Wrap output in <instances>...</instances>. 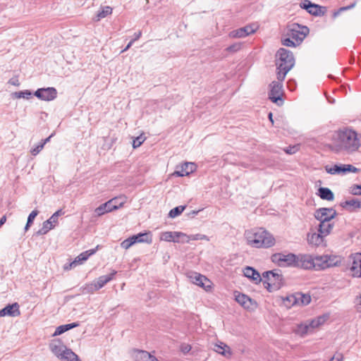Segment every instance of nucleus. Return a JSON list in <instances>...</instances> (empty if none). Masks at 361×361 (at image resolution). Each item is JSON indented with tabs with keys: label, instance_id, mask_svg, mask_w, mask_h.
I'll return each instance as SVG.
<instances>
[{
	"label": "nucleus",
	"instance_id": "13d9d810",
	"mask_svg": "<svg viewBox=\"0 0 361 361\" xmlns=\"http://www.w3.org/2000/svg\"><path fill=\"white\" fill-rule=\"evenodd\" d=\"M52 137V135H51L49 137H48L47 138L44 139V140H42L41 141V143L43 144V145L44 146L45 144H47L48 142H49L50 140V138Z\"/></svg>",
	"mask_w": 361,
	"mask_h": 361
},
{
	"label": "nucleus",
	"instance_id": "f3484780",
	"mask_svg": "<svg viewBox=\"0 0 361 361\" xmlns=\"http://www.w3.org/2000/svg\"><path fill=\"white\" fill-rule=\"evenodd\" d=\"M337 215L336 211L333 208H319L314 213V218L319 222H330Z\"/></svg>",
	"mask_w": 361,
	"mask_h": 361
},
{
	"label": "nucleus",
	"instance_id": "9b49d317",
	"mask_svg": "<svg viewBox=\"0 0 361 361\" xmlns=\"http://www.w3.org/2000/svg\"><path fill=\"white\" fill-rule=\"evenodd\" d=\"M309 33V28L306 26L293 23L288 27V35L298 43L300 44Z\"/></svg>",
	"mask_w": 361,
	"mask_h": 361
},
{
	"label": "nucleus",
	"instance_id": "9d476101",
	"mask_svg": "<svg viewBox=\"0 0 361 361\" xmlns=\"http://www.w3.org/2000/svg\"><path fill=\"white\" fill-rule=\"evenodd\" d=\"M296 255L293 253H276L271 256V260L280 267H295Z\"/></svg>",
	"mask_w": 361,
	"mask_h": 361
},
{
	"label": "nucleus",
	"instance_id": "f8f14e48",
	"mask_svg": "<svg viewBox=\"0 0 361 361\" xmlns=\"http://www.w3.org/2000/svg\"><path fill=\"white\" fill-rule=\"evenodd\" d=\"M283 81H273L269 85V98L271 100L272 102L276 104L277 105L283 104L282 96L283 94Z\"/></svg>",
	"mask_w": 361,
	"mask_h": 361
},
{
	"label": "nucleus",
	"instance_id": "ddd939ff",
	"mask_svg": "<svg viewBox=\"0 0 361 361\" xmlns=\"http://www.w3.org/2000/svg\"><path fill=\"white\" fill-rule=\"evenodd\" d=\"M348 269L353 277H361V252H355L350 255Z\"/></svg>",
	"mask_w": 361,
	"mask_h": 361
},
{
	"label": "nucleus",
	"instance_id": "f704fd0d",
	"mask_svg": "<svg viewBox=\"0 0 361 361\" xmlns=\"http://www.w3.org/2000/svg\"><path fill=\"white\" fill-rule=\"evenodd\" d=\"M78 326L79 324L76 322L59 326L58 327L56 328V330L54 333L52 334V336H58L66 332L67 331L72 329L75 327H77Z\"/></svg>",
	"mask_w": 361,
	"mask_h": 361
},
{
	"label": "nucleus",
	"instance_id": "37998d69",
	"mask_svg": "<svg viewBox=\"0 0 361 361\" xmlns=\"http://www.w3.org/2000/svg\"><path fill=\"white\" fill-rule=\"evenodd\" d=\"M194 240H205L209 241V238L204 234L196 233L194 235H189V243Z\"/></svg>",
	"mask_w": 361,
	"mask_h": 361
},
{
	"label": "nucleus",
	"instance_id": "0e129e2a",
	"mask_svg": "<svg viewBox=\"0 0 361 361\" xmlns=\"http://www.w3.org/2000/svg\"><path fill=\"white\" fill-rule=\"evenodd\" d=\"M121 201V200H118L117 202H115L116 204H118V203Z\"/></svg>",
	"mask_w": 361,
	"mask_h": 361
},
{
	"label": "nucleus",
	"instance_id": "680f3d73",
	"mask_svg": "<svg viewBox=\"0 0 361 361\" xmlns=\"http://www.w3.org/2000/svg\"><path fill=\"white\" fill-rule=\"evenodd\" d=\"M141 35H142V32L140 31H139L138 32L135 33V39L133 40L135 41V40L138 39L140 37Z\"/></svg>",
	"mask_w": 361,
	"mask_h": 361
},
{
	"label": "nucleus",
	"instance_id": "20e7f679",
	"mask_svg": "<svg viewBox=\"0 0 361 361\" xmlns=\"http://www.w3.org/2000/svg\"><path fill=\"white\" fill-rule=\"evenodd\" d=\"M329 319V314H324L302 322L295 326L294 332L300 337L312 334L323 326Z\"/></svg>",
	"mask_w": 361,
	"mask_h": 361
},
{
	"label": "nucleus",
	"instance_id": "a211bd4d",
	"mask_svg": "<svg viewBox=\"0 0 361 361\" xmlns=\"http://www.w3.org/2000/svg\"><path fill=\"white\" fill-rule=\"evenodd\" d=\"M296 258V268L314 269V255L300 253Z\"/></svg>",
	"mask_w": 361,
	"mask_h": 361
},
{
	"label": "nucleus",
	"instance_id": "2eb2a0df",
	"mask_svg": "<svg viewBox=\"0 0 361 361\" xmlns=\"http://www.w3.org/2000/svg\"><path fill=\"white\" fill-rule=\"evenodd\" d=\"M235 300L244 309L248 311H253L257 307V302L250 298L248 295L240 293L234 292Z\"/></svg>",
	"mask_w": 361,
	"mask_h": 361
},
{
	"label": "nucleus",
	"instance_id": "423d86ee",
	"mask_svg": "<svg viewBox=\"0 0 361 361\" xmlns=\"http://www.w3.org/2000/svg\"><path fill=\"white\" fill-rule=\"evenodd\" d=\"M262 276L264 287L270 293L279 290L283 285V276L279 272L265 271Z\"/></svg>",
	"mask_w": 361,
	"mask_h": 361
},
{
	"label": "nucleus",
	"instance_id": "c03bdc74",
	"mask_svg": "<svg viewBox=\"0 0 361 361\" xmlns=\"http://www.w3.org/2000/svg\"><path fill=\"white\" fill-rule=\"evenodd\" d=\"M348 192L353 195H361V185L354 184L348 188Z\"/></svg>",
	"mask_w": 361,
	"mask_h": 361
},
{
	"label": "nucleus",
	"instance_id": "dca6fc26",
	"mask_svg": "<svg viewBox=\"0 0 361 361\" xmlns=\"http://www.w3.org/2000/svg\"><path fill=\"white\" fill-rule=\"evenodd\" d=\"M62 214H63V212L61 209L54 212L49 219L43 222L42 227L37 232V234L39 235H45L49 231L54 229L58 224L59 216Z\"/></svg>",
	"mask_w": 361,
	"mask_h": 361
},
{
	"label": "nucleus",
	"instance_id": "603ef678",
	"mask_svg": "<svg viewBox=\"0 0 361 361\" xmlns=\"http://www.w3.org/2000/svg\"><path fill=\"white\" fill-rule=\"evenodd\" d=\"M44 148V145L43 144H42L41 142L37 145L35 147L31 149L30 150V153L33 155V156H36L37 154H38L42 150V149Z\"/></svg>",
	"mask_w": 361,
	"mask_h": 361
},
{
	"label": "nucleus",
	"instance_id": "c756f323",
	"mask_svg": "<svg viewBox=\"0 0 361 361\" xmlns=\"http://www.w3.org/2000/svg\"><path fill=\"white\" fill-rule=\"evenodd\" d=\"M133 357L135 361H159L154 355L145 350H136Z\"/></svg>",
	"mask_w": 361,
	"mask_h": 361
},
{
	"label": "nucleus",
	"instance_id": "4468645a",
	"mask_svg": "<svg viewBox=\"0 0 361 361\" xmlns=\"http://www.w3.org/2000/svg\"><path fill=\"white\" fill-rule=\"evenodd\" d=\"M325 171L330 175H343L347 173H357L359 169L351 164L326 165Z\"/></svg>",
	"mask_w": 361,
	"mask_h": 361
},
{
	"label": "nucleus",
	"instance_id": "4d7b16f0",
	"mask_svg": "<svg viewBox=\"0 0 361 361\" xmlns=\"http://www.w3.org/2000/svg\"><path fill=\"white\" fill-rule=\"evenodd\" d=\"M329 361H343V356L341 354L334 355Z\"/></svg>",
	"mask_w": 361,
	"mask_h": 361
},
{
	"label": "nucleus",
	"instance_id": "052dcab7",
	"mask_svg": "<svg viewBox=\"0 0 361 361\" xmlns=\"http://www.w3.org/2000/svg\"><path fill=\"white\" fill-rule=\"evenodd\" d=\"M134 42V40H131L128 44V45L126 46V47L122 51V52L123 51H127L133 44V43Z\"/></svg>",
	"mask_w": 361,
	"mask_h": 361
},
{
	"label": "nucleus",
	"instance_id": "6ab92c4d",
	"mask_svg": "<svg viewBox=\"0 0 361 361\" xmlns=\"http://www.w3.org/2000/svg\"><path fill=\"white\" fill-rule=\"evenodd\" d=\"M300 6L302 8L306 10L310 14L315 16H322L326 13L325 7L313 4L310 0H304Z\"/></svg>",
	"mask_w": 361,
	"mask_h": 361
},
{
	"label": "nucleus",
	"instance_id": "a18cd8bd",
	"mask_svg": "<svg viewBox=\"0 0 361 361\" xmlns=\"http://www.w3.org/2000/svg\"><path fill=\"white\" fill-rule=\"evenodd\" d=\"M281 42L283 45L290 47H295L296 46L300 44L296 41L293 39L290 36L289 37L283 39Z\"/></svg>",
	"mask_w": 361,
	"mask_h": 361
},
{
	"label": "nucleus",
	"instance_id": "cd10ccee",
	"mask_svg": "<svg viewBox=\"0 0 361 361\" xmlns=\"http://www.w3.org/2000/svg\"><path fill=\"white\" fill-rule=\"evenodd\" d=\"M20 315V306L17 302L6 305L0 310V317L8 316L16 317Z\"/></svg>",
	"mask_w": 361,
	"mask_h": 361
},
{
	"label": "nucleus",
	"instance_id": "4c0bfd02",
	"mask_svg": "<svg viewBox=\"0 0 361 361\" xmlns=\"http://www.w3.org/2000/svg\"><path fill=\"white\" fill-rule=\"evenodd\" d=\"M32 92L28 90H23V91H19V92H15L11 94V97L13 99H30L32 97Z\"/></svg>",
	"mask_w": 361,
	"mask_h": 361
},
{
	"label": "nucleus",
	"instance_id": "e433bc0d",
	"mask_svg": "<svg viewBox=\"0 0 361 361\" xmlns=\"http://www.w3.org/2000/svg\"><path fill=\"white\" fill-rule=\"evenodd\" d=\"M174 243H189V235L181 231H175Z\"/></svg>",
	"mask_w": 361,
	"mask_h": 361
},
{
	"label": "nucleus",
	"instance_id": "473e14b6",
	"mask_svg": "<svg viewBox=\"0 0 361 361\" xmlns=\"http://www.w3.org/2000/svg\"><path fill=\"white\" fill-rule=\"evenodd\" d=\"M317 195L324 200L333 201L334 200V192L328 188H319L317 192Z\"/></svg>",
	"mask_w": 361,
	"mask_h": 361
},
{
	"label": "nucleus",
	"instance_id": "e2e57ef3",
	"mask_svg": "<svg viewBox=\"0 0 361 361\" xmlns=\"http://www.w3.org/2000/svg\"><path fill=\"white\" fill-rule=\"evenodd\" d=\"M269 118L271 123H274L273 118H272V114L269 113Z\"/></svg>",
	"mask_w": 361,
	"mask_h": 361
},
{
	"label": "nucleus",
	"instance_id": "5fc2aeb1",
	"mask_svg": "<svg viewBox=\"0 0 361 361\" xmlns=\"http://www.w3.org/2000/svg\"><path fill=\"white\" fill-rule=\"evenodd\" d=\"M283 150L286 154H293L298 151V147L297 146H289L285 148Z\"/></svg>",
	"mask_w": 361,
	"mask_h": 361
},
{
	"label": "nucleus",
	"instance_id": "7ed1b4c3",
	"mask_svg": "<svg viewBox=\"0 0 361 361\" xmlns=\"http://www.w3.org/2000/svg\"><path fill=\"white\" fill-rule=\"evenodd\" d=\"M295 65V59L291 51L281 48L276 53V76L280 81H283L287 73Z\"/></svg>",
	"mask_w": 361,
	"mask_h": 361
},
{
	"label": "nucleus",
	"instance_id": "f03ea898",
	"mask_svg": "<svg viewBox=\"0 0 361 361\" xmlns=\"http://www.w3.org/2000/svg\"><path fill=\"white\" fill-rule=\"evenodd\" d=\"M245 238L247 244L255 248H269L276 243L274 235L262 228L246 231Z\"/></svg>",
	"mask_w": 361,
	"mask_h": 361
},
{
	"label": "nucleus",
	"instance_id": "a878e982",
	"mask_svg": "<svg viewBox=\"0 0 361 361\" xmlns=\"http://www.w3.org/2000/svg\"><path fill=\"white\" fill-rule=\"evenodd\" d=\"M243 274L255 284H259L262 281V276L258 271L252 267L247 266L243 269Z\"/></svg>",
	"mask_w": 361,
	"mask_h": 361
},
{
	"label": "nucleus",
	"instance_id": "bf43d9fd",
	"mask_svg": "<svg viewBox=\"0 0 361 361\" xmlns=\"http://www.w3.org/2000/svg\"><path fill=\"white\" fill-rule=\"evenodd\" d=\"M6 221V216L4 215L0 219V227L5 224Z\"/></svg>",
	"mask_w": 361,
	"mask_h": 361
},
{
	"label": "nucleus",
	"instance_id": "f257e3e1",
	"mask_svg": "<svg viewBox=\"0 0 361 361\" xmlns=\"http://www.w3.org/2000/svg\"><path fill=\"white\" fill-rule=\"evenodd\" d=\"M327 147L336 154H352L360 147L358 133L349 128H341L334 133Z\"/></svg>",
	"mask_w": 361,
	"mask_h": 361
},
{
	"label": "nucleus",
	"instance_id": "de8ad7c7",
	"mask_svg": "<svg viewBox=\"0 0 361 361\" xmlns=\"http://www.w3.org/2000/svg\"><path fill=\"white\" fill-rule=\"evenodd\" d=\"M94 214L98 216H102L105 214H106V209L105 208V206L104 204H102L101 205H99L98 207H97L95 209H94Z\"/></svg>",
	"mask_w": 361,
	"mask_h": 361
},
{
	"label": "nucleus",
	"instance_id": "412c9836",
	"mask_svg": "<svg viewBox=\"0 0 361 361\" xmlns=\"http://www.w3.org/2000/svg\"><path fill=\"white\" fill-rule=\"evenodd\" d=\"M98 246L94 249L86 250L78 255L73 262L64 267L65 269H71L78 265L83 264L88 258L93 255L97 250Z\"/></svg>",
	"mask_w": 361,
	"mask_h": 361
},
{
	"label": "nucleus",
	"instance_id": "72a5a7b5",
	"mask_svg": "<svg viewBox=\"0 0 361 361\" xmlns=\"http://www.w3.org/2000/svg\"><path fill=\"white\" fill-rule=\"evenodd\" d=\"M334 228V224L330 222H319L318 226V231L326 238L329 235Z\"/></svg>",
	"mask_w": 361,
	"mask_h": 361
},
{
	"label": "nucleus",
	"instance_id": "bb28decb",
	"mask_svg": "<svg viewBox=\"0 0 361 361\" xmlns=\"http://www.w3.org/2000/svg\"><path fill=\"white\" fill-rule=\"evenodd\" d=\"M213 350L216 353L224 356L227 359H230L233 356V351L230 346L220 341L216 342L214 344Z\"/></svg>",
	"mask_w": 361,
	"mask_h": 361
},
{
	"label": "nucleus",
	"instance_id": "4be33fe9",
	"mask_svg": "<svg viewBox=\"0 0 361 361\" xmlns=\"http://www.w3.org/2000/svg\"><path fill=\"white\" fill-rule=\"evenodd\" d=\"M178 170L175 171L171 176L177 177L187 176L196 171L197 166L193 162H185L177 166Z\"/></svg>",
	"mask_w": 361,
	"mask_h": 361
},
{
	"label": "nucleus",
	"instance_id": "39448f33",
	"mask_svg": "<svg viewBox=\"0 0 361 361\" xmlns=\"http://www.w3.org/2000/svg\"><path fill=\"white\" fill-rule=\"evenodd\" d=\"M50 352L63 361H81L79 357L59 338L52 339L49 343Z\"/></svg>",
	"mask_w": 361,
	"mask_h": 361
},
{
	"label": "nucleus",
	"instance_id": "0eeeda50",
	"mask_svg": "<svg viewBox=\"0 0 361 361\" xmlns=\"http://www.w3.org/2000/svg\"><path fill=\"white\" fill-rule=\"evenodd\" d=\"M116 273V271L113 270L110 274L101 276L92 282L86 283L82 287L83 291L89 293L101 289L114 278Z\"/></svg>",
	"mask_w": 361,
	"mask_h": 361
},
{
	"label": "nucleus",
	"instance_id": "2f4dec72",
	"mask_svg": "<svg viewBox=\"0 0 361 361\" xmlns=\"http://www.w3.org/2000/svg\"><path fill=\"white\" fill-rule=\"evenodd\" d=\"M341 206L345 210L353 212L360 209L361 204L357 199H350L342 202Z\"/></svg>",
	"mask_w": 361,
	"mask_h": 361
},
{
	"label": "nucleus",
	"instance_id": "393cba45",
	"mask_svg": "<svg viewBox=\"0 0 361 361\" xmlns=\"http://www.w3.org/2000/svg\"><path fill=\"white\" fill-rule=\"evenodd\" d=\"M325 238L320 233L319 231L310 230L307 234V242L309 245L319 247L323 245Z\"/></svg>",
	"mask_w": 361,
	"mask_h": 361
},
{
	"label": "nucleus",
	"instance_id": "09e8293b",
	"mask_svg": "<svg viewBox=\"0 0 361 361\" xmlns=\"http://www.w3.org/2000/svg\"><path fill=\"white\" fill-rule=\"evenodd\" d=\"M355 6V4H352L349 6L340 8L337 11L334 13L333 17L336 18L342 11L349 10V9L353 8Z\"/></svg>",
	"mask_w": 361,
	"mask_h": 361
},
{
	"label": "nucleus",
	"instance_id": "ea45409f",
	"mask_svg": "<svg viewBox=\"0 0 361 361\" xmlns=\"http://www.w3.org/2000/svg\"><path fill=\"white\" fill-rule=\"evenodd\" d=\"M112 8L110 6L102 7L100 11L97 14V20H100L102 18L111 15L112 13Z\"/></svg>",
	"mask_w": 361,
	"mask_h": 361
},
{
	"label": "nucleus",
	"instance_id": "8fccbe9b",
	"mask_svg": "<svg viewBox=\"0 0 361 361\" xmlns=\"http://www.w3.org/2000/svg\"><path fill=\"white\" fill-rule=\"evenodd\" d=\"M241 49L240 43H235L231 46H229L226 50L230 52H236Z\"/></svg>",
	"mask_w": 361,
	"mask_h": 361
},
{
	"label": "nucleus",
	"instance_id": "6e6d98bb",
	"mask_svg": "<svg viewBox=\"0 0 361 361\" xmlns=\"http://www.w3.org/2000/svg\"><path fill=\"white\" fill-rule=\"evenodd\" d=\"M8 83L13 85V86H19L20 82L17 78H13L9 81Z\"/></svg>",
	"mask_w": 361,
	"mask_h": 361
},
{
	"label": "nucleus",
	"instance_id": "79ce46f5",
	"mask_svg": "<svg viewBox=\"0 0 361 361\" xmlns=\"http://www.w3.org/2000/svg\"><path fill=\"white\" fill-rule=\"evenodd\" d=\"M185 209V206H178L170 210L169 216L171 219L176 218V216L181 214Z\"/></svg>",
	"mask_w": 361,
	"mask_h": 361
},
{
	"label": "nucleus",
	"instance_id": "3c124183",
	"mask_svg": "<svg viewBox=\"0 0 361 361\" xmlns=\"http://www.w3.org/2000/svg\"><path fill=\"white\" fill-rule=\"evenodd\" d=\"M104 140L106 143L104 145V149H109L116 142V138L109 139V137H105Z\"/></svg>",
	"mask_w": 361,
	"mask_h": 361
},
{
	"label": "nucleus",
	"instance_id": "c85d7f7f",
	"mask_svg": "<svg viewBox=\"0 0 361 361\" xmlns=\"http://www.w3.org/2000/svg\"><path fill=\"white\" fill-rule=\"evenodd\" d=\"M287 300L298 305H307L311 302V296L309 294L297 293L288 297Z\"/></svg>",
	"mask_w": 361,
	"mask_h": 361
},
{
	"label": "nucleus",
	"instance_id": "b1692460",
	"mask_svg": "<svg viewBox=\"0 0 361 361\" xmlns=\"http://www.w3.org/2000/svg\"><path fill=\"white\" fill-rule=\"evenodd\" d=\"M257 27L246 25L243 27L231 31L229 33L231 38H243L256 32Z\"/></svg>",
	"mask_w": 361,
	"mask_h": 361
},
{
	"label": "nucleus",
	"instance_id": "aec40b11",
	"mask_svg": "<svg viewBox=\"0 0 361 361\" xmlns=\"http://www.w3.org/2000/svg\"><path fill=\"white\" fill-rule=\"evenodd\" d=\"M34 95L42 101L50 102L56 98L57 91L54 87L39 88Z\"/></svg>",
	"mask_w": 361,
	"mask_h": 361
},
{
	"label": "nucleus",
	"instance_id": "49530a36",
	"mask_svg": "<svg viewBox=\"0 0 361 361\" xmlns=\"http://www.w3.org/2000/svg\"><path fill=\"white\" fill-rule=\"evenodd\" d=\"M38 211L37 210H33L28 216L27 224L25 226V231H27L30 226V225L32 224L35 218L37 216Z\"/></svg>",
	"mask_w": 361,
	"mask_h": 361
},
{
	"label": "nucleus",
	"instance_id": "7c9ffc66",
	"mask_svg": "<svg viewBox=\"0 0 361 361\" xmlns=\"http://www.w3.org/2000/svg\"><path fill=\"white\" fill-rule=\"evenodd\" d=\"M325 255V262H326V269L338 267L340 266L343 259L341 256L336 255Z\"/></svg>",
	"mask_w": 361,
	"mask_h": 361
},
{
	"label": "nucleus",
	"instance_id": "6e6552de",
	"mask_svg": "<svg viewBox=\"0 0 361 361\" xmlns=\"http://www.w3.org/2000/svg\"><path fill=\"white\" fill-rule=\"evenodd\" d=\"M152 242V233L148 232L139 233L137 235H132L121 242V246L125 250L129 249L135 243H147L151 244Z\"/></svg>",
	"mask_w": 361,
	"mask_h": 361
},
{
	"label": "nucleus",
	"instance_id": "58836bf2",
	"mask_svg": "<svg viewBox=\"0 0 361 361\" xmlns=\"http://www.w3.org/2000/svg\"><path fill=\"white\" fill-rule=\"evenodd\" d=\"M175 231H164L159 234V240L167 243H173Z\"/></svg>",
	"mask_w": 361,
	"mask_h": 361
},
{
	"label": "nucleus",
	"instance_id": "5701e85b",
	"mask_svg": "<svg viewBox=\"0 0 361 361\" xmlns=\"http://www.w3.org/2000/svg\"><path fill=\"white\" fill-rule=\"evenodd\" d=\"M126 200L127 197L126 196H120L118 197H114L104 203L105 208L106 209V213L121 208L126 203Z\"/></svg>",
	"mask_w": 361,
	"mask_h": 361
},
{
	"label": "nucleus",
	"instance_id": "1a4fd4ad",
	"mask_svg": "<svg viewBox=\"0 0 361 361\" xmlns=\"http://www.w3.org/2000/svg\"><path fill=\"white\" fill-rule=\"evenodd\" d=\"M187 277L192 283L201 287L206 292L212 293L213 291L214 283L207 276L197 272H190L187 274Z\"/></svg>",
	"mask_w": 361,
	"mask_h": 361
},
{
	"label": "nucleus",
	"instance_id": "864d4df0",
	"mask_svg": "<svg viewBox=\"0 0 361 361\" xmlns=\"http://www.w3.org/2000/svg\"><path fill=\"white\" fill-rule=\"evenodd\" d=\"M191 349L192 347L188 343H183L180 346V351L184 354L188 353L191 350Z\"/></svg>",
	"mask_w": 361,
	"mask_h": 361
},
{
	"label": "nucleus",
	"instance_id": "a19ab883",
	"mask_svg": "<svg viewBox=\"0 0 361 361\" xmlns=\"http://www.w3.org/2000/svg\"><path fill=\"white\" fill-rule=\"evenodd\" d=\"M146 137L144 133H142L139 136L133 139V148L136 149L142 145V144L146 140Z\"/></svg>",
	"mask_w": 361,
	"mask_h": 361
},
{
	"label": "nucleus",
	"instance_id": "c9c22d12",
	"mask_svg": "<svg viewBox=\"0 0 361 361\" xmlns=\"http://www.w3.org/2000/svg\"><path fill=\"white\" fill-rule=\"evenodd\" d=\"M325 255H314V269H326Z\"/></svg>",
	"mask_w": 361,
	"mask_h": 361
}]
</instances>
